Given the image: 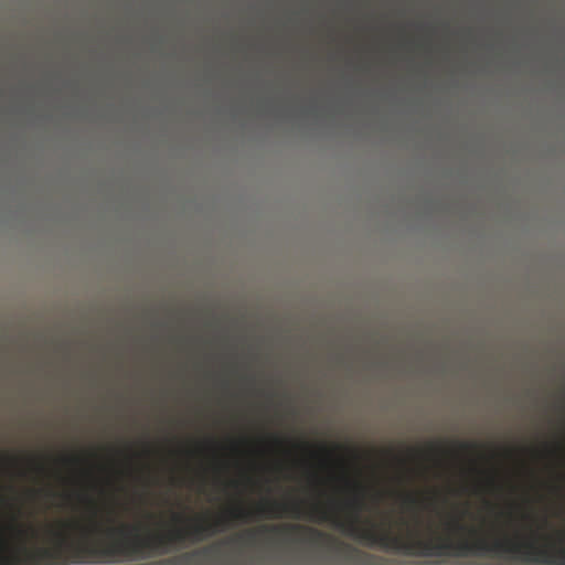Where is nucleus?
Wrapping results in <instances>:
<instances>
[{"mask_svg": "<svg viewBox=\"0 0 565 565\" xmlns=\"http://www.w3.org/2000/svg\"><path fill=\"white\" fill-rule=\"evenodd\" d=\"M348 487L354 490V495L349 500L348 505L354 509L355 514L351 520H341L329 511L315 505L311 509L309 519L318 522H331V524L345 535L360 541L367 546H377L384 551L407 555V556H458L486 554H509L514 558L526 562H537L548 565H565V550H561L557 556L562 559L556 562L555 555L546 547H540L533 542H513L510 540H495L489 542L483 537L475 541L450 540H422L418 537L404 539L393 535L390 531L379 532L373 526L362 527L359 524V512L364 509L363 495L365 488L355 481L343 477Z\"/></svg>", "mask_w": 565, "mask_h": 565, "instance_id": "obj_1", "label": "nucleus"}, {"mask_svg": "<svg viewBox=\"0 0 565 565\" xmlns=\"http://www.w3.org/2000/svg\"><path fill=\"white\" fill-rule=\"evenodd\" d=\"M228 527L226 519L215 522L199 520L188 529H177L167 534L132 540H117L108 544L90 542L74 543L60 532L54 533L52 546L23 548L22 553L4 556L0 565H71V564H114L125 561L146 559L164 555L185 541L201 542Z\"/></svg>", "mask_w": 565, "mask_h": 565, "instance_id": "obj_2", "label": "nucleus"}, {"mask_svg": "<svg viewBox=\"0 0 565 565\" xmlns=\"http://www.w3.org/2000/svg\"><path fill=\"white\" fill-rule=\"evenodd\" d=\"M288 532H305L310 535V541L317 543L321 540H331L330 536L322 531L313 527H306L299 524H285V525H262L258 529L247 530L236 536V540L245 541L247 543L255 542L258 534L263 533H288Z\"/></svg>", "mask_w": 565, "mask_h": 565, "instance_id": "obj_3", "label": "nucleus"}, {"mask_svg": "<svg viewBox=\"0 0 565 565\" xmlns=\"http://www.w3.org/2000/svg\"><path fill=\"white\" fill-rule=\"evenodd\" d=\"M257 514L260 518H280L282 514L290 515L295 519L303 518V512L301 504L299 502L295 503H278V502H268L262 504L257 509Z\"/></svg>", "mask_w": 565, "mask_h": 565, "instance_id": "obj_4", "label": "nucleus"}, {"mask_svg": "<svg viewBox=\"0 0 565 565\" xmlns=\"http://www.w3.org/2000/svg\"><path fill=\"white\" fill-rule=\"evenodd\" d=\"M230 514H231L232 519L243 521V522H248L252 519V512H249L243 508H235L231 511Z\"/></svg>", "mask_w": 565, "mask_h": 565, "instance_id": "obj_5", "label": "nucleus"}, {"mask_svg": "<svg viewBox=\"0 0 565 565\" xmlns=\"http://www.w3.org/2000/svg\"><path fill=\"white\" fill-rule=\"evenodd\" d=\"M137 527L135 526H130V525H127V524H122L120 527L118 529H109L107 531V534L108 535H114L115 533H119V534H126L128 532H131V531H136Z\"/></svg>", "mask_w": 565, "mask_h": 565, "instance_id": "obj_6", "label": "nucleus"}, {"mask_svg": "<svg viewBox=\"0 0 565 565\" xmlns=\"http://www.w3.org/2000/svg\"><path fill=\"white\" fill-rule=\"evenodd\" d=\"M403 500H404V503L407 504L408 507H417L418 504V500L415 495L411 494V493H407L403 497Z\"/></svg>", "mask_w": 565, "mask_h": 565, "instance_id": "obj_7", "label": "nucleus"}, {"mask_svg": "<svg viewBox=\"0 0 565 565\" xmlns=\"http://www.w3.org/2000/svg\"><path fill=\"white\" fill-rule=\"evenodd\" d=\"M83 499L89 504V507L93 508V516L95 519L96 518V513H97L96 512V503H95V501L92 498L87 497V495H84Z\"/></svg>", "mask_w": 565, "mask_h": 565, "instance_id": "obj_8", "label": "nucleus"}, {"mask_svg": "<svg viewBox=\"0 0 565 565\" xmlns=\"http://www.w3.org/2000/svg\"><path fill=\"white\" fill-rule=\"evenodd\" d=\"M459 447L465 450V451H468V450H472L475 449L477 446L475 444H471V443H460L459 444Z\"/></svg>", "mask_w": 565, "mask_h": 565, "instance_id": "obj_9", "label": "nucleus"}, {"mask_svg": "<svg viewBox=\"0 0 565 565\" xmlns=\"http://www.w3.org/2000/svg\"><path fill=\"white\" fill-rule=\"evenodd\" d=\"M320 450H321L322 452H324L326 455H330V454H331V450H330V449H328V448H326V447H321V448H320Z\"/></svg>", "mask_w": 565, "mask_h": 565, "instance_id": "obj_10", "label": "nucleus"}, {"mask_svg": "<svg viewBox=\"0 0 565 565\" xmlns=\"http://www.w3.org/2000/svg\"><path fill=\"white\" fill-rule=\"evenodd\" d=\"M456 524V527L459 529V530H463V525L460 524L458 521L455 523Z\"/></svg>", "mask_w": 565, "mask_h": 565, "instance_id": "obj_11", "label": "nucleus"}, {"mask_svg": "<svg viewBox=\"0 0 565 565\" xmlns=\"http://www.w3.org/2000/svg\"><path fill=\"white\" fill-rule=\"evenodd\" d=\"M489 483H490L491 486H493V484H494V479H493L492 477H491V478H489Z\"/></svg>", "mask_w": 565, "mask_h": 565, "instance_id": "obj_12", "label": "nucleus"}, {"mask_svg": "<svg viewBox=\"0 0 565 565\" xmlns=\"http://www.w3.org/2000/svg\"><path fill=\"white\" fill-rule=\"evenodd\" d=\"M68 461H77V458L75 457H72V458H67Z\"/></svg>", "mask_w": 565, "mask_h": 565, "instance_id": "obj_13", "label": "nucleus"}, {"mask_svg": "<svg viewBox=\"0 0 565 565\" xmlns=\"http://www.w3.org/2000/svg\"><path fill=\"white\" fill-rule=\"evenodd\" d=\"M275 441L281 444V440L279 438H275Z\"/></svg>", "mask_w": 565, "mask_h": 565, "instance_id": "obj_14", "label": "nucleus"}]
</instances>
